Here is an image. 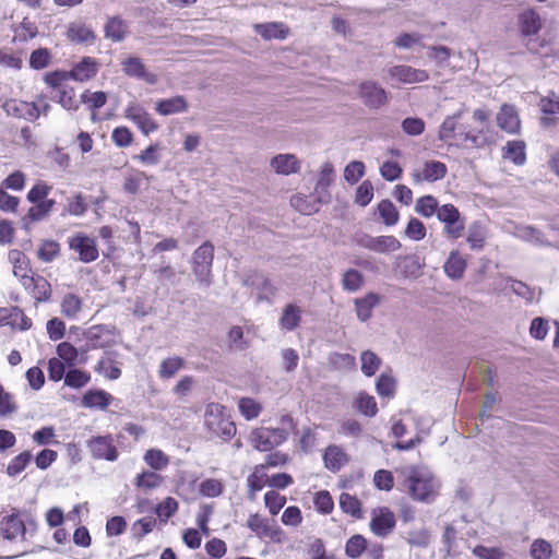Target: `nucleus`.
Listing matches in <instances>:
<instances>
[{"label":"nucleus","instance_id":"obj_34","mask_svg":"<svg viewBox=\"0 0 559 559\" xmlns=\"http://www.w3.org/2000/svg\"><path fill=\"white\" fill-rule=\"evenodd\" d=\"M338 503L344 513L350 514L356 519H361V502L355 496L342 492L338 498Z\"/></svg>","mask_w":559,"mask_h":559},{"label":"nucleus","instance_id":"obj_54","mask_svg":"<svg viewBox=\"0 0 559 559\" xmlns=\"http://www.w3.org/2000/svg\"><path fill=\"white\" fill-rule=\"evenodd\" d=\"M466 241L473 250L483 249L485 245V234L478 223H474L468 227Z\"/></svg>","mask_w":559,"mask_h":559},{"label":"nucleus","instance_id":"obj_46","mask_svg":"<svg viewBox=\"0 0 559 559\" xmlns=\"http://www.w3.org/2000/svg\"><path fill=\"white\" fill-rule=\"evenodd\" d=\"M56 204L55 200H46L45 202L33 203L27 211L28 219H33L36 223L47 218Z\"/></svg>","mask_w":559,"mask_h":559},{"label":"nucleus","instance_id":"obj_23","mask_svg":"<svg viewBox=\"0 0 559 559\" xmlns=\"http://www.w3.org/2000/svg\"><path fill=\"white\" fill-rule=\"evenodd\" d=\"M381 297L376 293H368L362 298L355 299L357 318L366 322L372 316V310L380 304Z\"/></svg>","mask_w":559,"mask_h":559},{"label":"nucleus","instance_id":"obj_48","mask_svg":"<svg viewBox=\"0 0 559 559\" xmlns=\"http://www.w3.org/2000/svg\"><path fill=\"white\" fill-rule=\"evenodd\" d=\"M364 276L356 269L347 270L342 278L343 289L349 293H355L362 286Z\"/></svg>","mask_w":559,"mask_h":559},{"label":"nucleus","instance_id":"obj_55","mask_svg":"<svg viewBox=\"0 0 559 559\" xmlns=\"http://www.w3.org/2000/svg\"><path fill=\"white\" fill-rule=\"evenodd\" d=\"M461 117V112L447 117L439 129V140L448 142L455 136L456 120Z\"/></svg>","mask_w":559,"mask_h":559},{"label":"nucleus","instance_id":"obj_41","mask_svg":"<svg viewBox=\"0 0 559 559\" xmlns=\"http://www.w3.org/2000/svg\"><path fill=\"white\" fill-rule=\"evenodd\" d=\"M360 361H361V372L366 377L374 376L381 365L380 357L371 350L362 352L360 355Z\"/></svg>","mask_w":559,"mask_h":559},{"label":"nucleus","instance_id":"obj_50","mask_svg":"<svg viewBox=\"0 0 559 559\" xmlns=\"http://www.w3.org/2000/svg\"><path fill=\"white\" fill-rule=\"evenodd\" d=\"M60 253V245L55 240H44L38 248L37 258L45 262H52Z\"/></svg>","mask_w":559,"mask_h":559},{"label":"nucleus","instance_id":"obj_53","mask_svg":"<svg viewBox=\"0 0 559 559\" xmlns=\"http://www.w3.org/2000/svg\"><path fill=\"white\" fill-rule=\"evenodd\" d=\"M107 95L105 92L98 91L91 93L90 91H85L80 96V102L87 105L88 109L94 111L103 107L106 104Z\"/></svg>","mask_w":559,"mask_h":559},{"label":"nucleus","instance_id":"obj_44","mask_svg":"<svg viewBox=\"0 0 559 559\" xmlns=\"http://www.w3.org/2000/svg\"><path fill=\"white\" fill-rule=\"evenodd\" d=\"M185 366L181 357H169L164 359L159 366L158 374L162 379L173 378Z\"/></svg>","mask_w":559,"mask_h":559},{"label":"nucleus","instance_id":"obj_27","mask_svg":"<svg viewBox=\"0 0 559 559\" xmlns=\"http://www.w3.org/2000/svg\"><path fill=\"white\" fill-rule=\"evenodd\" d=\"M498 126L508 133H515L520 129V120L512 106L503 105L497 115Z\"/></svg>","mask_w":559,"mask_h":559},{"label":"nucleus","instance_id":"obj_33","mask_svg":"<svg viewBox=\"0 0 559 559\" xmlns=\"http://www.w3.org/2000/svg\"><path fill=\"white\" fill-rule=\"evenodd\" d=\"M503 157L515 165H523L526 160L525 143L523 141H509L503 147Z\"/></svg>","mask_w":559,"mask_h":559},{"label":"nucleus","instance_id":"obj_40","mask_svg":"<svg viewBox=\"0 0 559 559\" xmlns=\"http://www.w3.org/2000/svg\"><path fill=\"white\" fill-rule=\"evenodd\" d=\"M105 36L112 41H121L126 36V25L123 21L117 16L109 19L105 25Z\"/></svg>","mask_w":559,"mask_h":559},{"label":"nucleus","instance_id":"obj_42","mask_svg":"<svg viewBox=\"0 0 559 559\" xmlns=\"http://www.w3.org/2000/svg\"><path fill=\"white\" fill-rule=\"evenodd\" d=\"M367 549V539L360 535H353L345 544V554L352 559H356Z\"/></svg>","mask_w":559,"mask_h":559},{"label":"nucleus","instance_id":"obj_61","mask_svg":"<svg viewBox=\"0 0 559 559\" xmlns=\"http://www.w3.org/2000/svg\"><path fill=\"white\" fill-rule=\"evenodd\" d=\"M313 502L317 511L322 514H330L334 509V501L328 490L317 492Z\"/></svg>","mask_w":559,"mask_h":559},{"label":"nucleus","instance_id":"obj_26","mask_svg":"<svg viewBox=\"0 0 559 559\" xmlns=\"http://www.w3.org/2000/svg\"><path fill=\"white\" fill-rule=\"evenodd\" d=\"M323 462L330 472L336 473L347 462V455L340 447L329 445L324 451Z\"/></svg>","mask_w":559,"mask_h":559},{"label":"nucleus","instance_id":"obj_63","mask_svg":"<svg viewBox=\"0 0 559 559\" xmlns=\"http://www.w3.org/2000/svg\"><path fill=\"white\" fill-rule=\"evenodd\" d=\"M373 198V186L369 180L362 181L356 189L355 203L367 206Z\"/></svg>","mask_w":559,"mask_h":559},{"label":"nucleus","instance_id":"obj_58","mask_svg":"<svg viewBox=\"0 0 559 559\" xmlns=\"http://www.w3.org/2000/svg\"><path fill=\"white\" fill-rule=\"evenodd\" d=\"M376 391L382 397H392L395 392L394 378L386 373H381L376 382Z\"/></svg>","mask_w":559,"mask_h":559},{"label":"nucleus","instance_id":"obj_3","mask_svg":"<svg viewBox=\"0 0 559 559\" xmlns=\"http://www.w3.org/2000/svg\"><path fill=\"white\" fill-rule=\"evenodd\" d=\"M225 411L223 405L210 403L205 408L204 425L213 435L229 440L236 433V426Z\"/></svg>","mask_w":559,"mask_h":559},{"label":"nucleus","instance_id":"obj_6","mask_svg":"<svg viewBox=\"0 0 559 559\" xmlns=\"http://www.w3.org/2000/svg\"><path fill=\"white\" fill-rule=\"evenodd\" d=\"M287 437L288 432L284 428L261 427L252 431L251 441L257 450L266 452L282 444Z\"/></svg>","mask_w":559,"mask_h":559},{"label":"nucleus","instance_id":"obj_22","mask_svg":"<svg viewBox=\"0 0 559 559\" xmlns=\"http://www.w3.org/2000/svg\"><path fill=\"white\" fill-rule=\"evenodd\" d=\"M290 204L298 212L304 215H311L320 210V206L328 204L326 202H320L319 197L316 193L310 195L297 194L290 199Z\"/></svg>","mask_w":559,"mask_h":559},{"label":"nucleus","instance_id":"obj_49","mask_svg":"<svg viewBox=\"0 0 559 559\" xmlns=\"http://www.w3.org/2000/svg\"><path fill=\"white\" fill-rule=\"evenodd\" d=\"M380 217L386 226H393L399 221V212L392 201L385 199L378 204Z\"/></svg>","mask_w":559,"mask_h":559},{"label":"nucleus","instance_id":"obj_51","mask_svg":"<svg viewBox=\"0 0 559 559\" xmlns=\"http://www.w3.org/2000/svg\"><path fill=\"white\" fill-rule=\"evenodd\" d=\"M163 481V477L154 471H144L135 478V486L142 489H155Z\"/></svg>","mask_w":559,"mask_h":559},{"label":"nucleus","instance_id":"obj_10","mask_svg":"<svg viewBox=\"0 0 559 559\" xmlns=\"http://www.w3.org/2000/svg\"><path fill=\"white\" fill-rule=\"evenodd\" d=\"M359 96L370 109H379L388 103V92L374 81L360 83Z\"/></svg>","mask_w":559,"mask_h":559},{"label":"nucleus","instance_id":"obj_15","mask_svg":"<svg viewBox=\"0 0 559 559\" xmlns=\"http://www.w3.org/2000/svg\"><path fill=\"white\" fill-rule=\"evenodd\" d=\"M0 534L4 539L10 542L16 540L19 537H25L26 527L17 512H13L2 519L0 523Z\"/></svg>","mask_w":559,"mask_h":559},{"label":"nucleus","instance_id":"obj_28","mask_svg":"<svg viewBox=\"0 0 559 559\" xmlns=\"http://www.w3.org/2000/svg\"><path fill=\"white\" fill-rule=\"evenodd\" d=\"M188 108L187 100L183 96H175L171 98L160 99L156 103V111L162 116H169L186 111Z\"/></svg>","mask_w":559,"mask_h":559},{"label":"nucleus","instance_id":"obj_5","mask_svg":"<svg viewBox=\"0 0 559 559\" xmlns=\"http://www.w3.org/2000/svg\"><path fill=\"white\" fill-rule=\"evenodd\" d=\"M436 216L444 224V234L448 238L457 239L462 236L465 221L456 206L450 203L440 205Z\"/></svg>","mask_w":559,"mask_h":559},{"label":"nucleus","instance_id":"obj_9","mask_svg":"<svg viewBox=\"0 0 559 559\" xmlns=\"http://www.w3.org/2000/svg\"><path fill=\"white\" fill-rule=\"evenodd\" d=\"M4 112L17 119H24L26 121H35L40 117L39 106L36 103H28L19 99H7L2 104Z\"/></svg>","mask_w":559,"mask_h":559},{"label":"nucleus","instance_id":"obj_56","mask_svg":"<svg viewBox=\"0 0 559 559\" xmlns=\"http://www.w3.org/2000/svg\"><path fill=\"white\" fill-rule=\"evenodd\" d=\"M238 407H239L241 415L247 420L257 418L262 411L261 405L259 403H257L253 399H250V397L240 399V401L238 403Z\"/></svg>","mask_w":559,"mask_h":559},{"label":"nucleus","instance_id":"obj_7","mask_svg":"<svg viewBox=\"0 0 559 559\" xmlns=\"http://www.w3.org/2000/svg\"><path fill=\"white\" fill-rule=\"evenodd\" d=\"M396 525V519L388 507H379L372 510L370 520V530L378 537L389 536Z\"/></svg>","mask_w":559,"mask_h":559},{"label":"nucleus","instance_id":"obj_39","mask_svg":"<svg viewBox=\"0 0 559 559\" xmlns=\"http://www.w3.org/2000/svg\"><path fill=\"white\" fill-rule=\"evenodd\" d=\"M143 460L154 471L164 469L169 464L168 456L159 449L147 450Z\"/></svg>","mask_w":559,"mask_h":559},{"label":"nucleus","instance_id":"obj_11","mask_svg":"<svg viewBox=\"0 0 559 559\" xmlns=\"http://www.w3.org/2000/svg\"><path fill=\"white\" fill-rule=\"evenodd\" d=\"M69 248L75 251L80 261L84 263H91L99 255L95 239L84 234H76L69 238Z\"/></svg>","mask_w":559,"mask_h":559},{"label":"nucleus","instance_id":"obj_47","mask_svg":"<svg viewBox=\"0 0 559 559\" xmlns=\"http://www.w3.org/2000/svg\"><path fill=\"white\" fill-rule=\"evenodd\" d=\"M109 332L105 326L95 325L88 329L86 333V346L87 349L103 348L106 347L108 341H103V334Z\"/></svg>","mask_w":559,"mask_h":559},{"label":"nucleus","instance_id":"obj_16","mask_svg":"<svg viewBox=\"0 0 559 559\" xmlns=\"http://www.w3.org/2000/svg\"><path fill=\"white\" fill-rule=\"evenodd\" d=\"M448 171L447 165L439 160H427L420 173L413 174L415 183L420 181L435 182L445 177Z\"/></svg>","mask_w":559,"mask_h":559},{"label":"nucleus","instance_id":"obj_43","mask_svg":"<svg viewBox=\"0 0 559 559\" xmlns=\"http://www.w3.org/2000/svg\"><path fill=\"white\" fill-rule=\"evenodd\" d=\"M57 354L59 359L63 361L68 367L76 366L79 358L78 349L69 342H62L57 345Z\"/></svg>","mask_w":559,"mask_h":559},{"label":"nucleus","instance_id":"obj_57","mask_svg":"<svg viewBox=\"0 0 559 559\" xmlns=\"http://www.w3.org/2000/svg\"><path fill=\"white\" fill-rule=\"evenodd\" d=\"M55 98L67 110L79 109V104L75 102V92L72 87H62L58 90Z\"/></svg>","mask_w":559,"mask_h":559},{"label":"nucleus","instance_id":"obj_24","mask_svg":"<svg viewBox=\"0 0 559 559\" xmlns=\"http://www.w3.org/2000/svg\"><path fill=\"white\" fill-rule=\"evenodd\" d=\"M444 273L451 280L457 281L463 277L466 270V261L457 250L450 252L444 265Z\"/></svg>","mask_w":559,"mask_h":559},{"label":"nucleus","instance_id":"obj_13","mask_svg":"<svg viewBox=\"0 0 559 559\" xmlns=\"http://www.w3.org/2000/svg\"><path fill=\"white\" fill-rule=\"evenodd\" d=\"M361 247L365 249L378 252V253H389L396 251L401 248V242L394 236H365L359 242Z\"/></svg>","mask_w":559,"mask_h":559},{"label":"nucleus","instance_id":"obj_52","mask_svg":"<svg viewBox=\"0 0 559 559\" xmlns=\"http://www.w3.org/2000/svg\"><path fill=\"white\" fill-rule=\"evenodd\" d=\"M495 403H496L495 393H491V392L486 393L485 397H484L483 409L479 413V424H478L484 429L489 427L490 420H495L498 425L502 424V420L500 418H491V416L487 414V412L489 409H491V407L493 406Z\"/></svg>","mask_w":559,"mask_h":559},{"label":"nucleus","instance_id":"obj_1","mask_svg":"<svg viewBox=\"0 0 559 559\" xmlns=\"http://www.w3.org/2000/svg\"><path fill=\"white\" fill-rule=\"evenodd\" d=\"M403 487L409 497L423 503H432L439 495L440 481L424 466H407L401 471Z\"/></svg>","mask_w":559,"mask_h":559},{"label":"nucleus","instance_id":"obj_17","mask_svg":"<svg viewBox=\"0 0 559 559\" xmlns=\"http://www.w3.org/2000/svg\"><path fill=\"white\" fill-rule=\"evenodd\" d=\"M334 179V166L331 162H325L320 169L319 178L317 180L314 192L316 195L319 197L320 202L329 203L331 200V194L329 192V187L333 182Z\"/></svg>","mask_w":559,"mask_h":559},{"label":"nucleus","instance_id":"obj_45","mask_svg":"<svg viewBox=\"0 0 559 559\" xmlns=\"http://www.w3.org/2000/svg\"><path fill=\"white\" fill-rule=\"evenodd\" d=\"M33 455L29 451H24L19 455L14 456L7 466V474L14 477L22 473L26 466L31 463Z\"/></svg>","mask_w":559,"mask_h":559},{"label":"nucleus","instance_id":"obj_4","mask_svg":"<svg viewBox=\"0 0 559 559\" xmlns=\"http://www.w3.org/2000/svg\"><path fill=\"white\" fill-rule=\"evenodd\" d=\"M213 260L214 246L210 241L203 242L192 254V272L201 287L207 288L212 284Z\"/></svg>","mask_w":559,"mask_h":559},{"label":"nucleus","instance_id":"obj_12","mask_svg":"<svg viewBox=\"0 0 559 559\" xmlns=\"http://www.w3.org/2000/svg\"><path fill=\"white\" fill-rule=\"evenodd\" d=\"M389 79L403 84L423 83L429 79L426 70L415 69L406 64H397L388 69Z\"/></svg>","mask_w":559,"mask_h":559},{"label":"nucleus","instance_id":"obj_8","mask_svg":"<svg viewBox=\"0 0 559 559\" xmlns=\"http://www.w3.org/2000/svg\"><path fill=\"white\" fill-rule=\"evenodd\" d=\"M86 445L95 460L115 462L118 459L119 453L110 435L92 437Z\"/></svg>","mask_w":559,"mask_h":559},{"label":"nucleus","instance_id":"obj_29","mask_svg":"<svg viewBox=\"0 0 559 559\" xmlns=\"http://www.w3.org/2000/svg\"><path fill=\"white\" fill-rule=\"evenodd\" d=\"M254 29L264 39H285L288 35V29L285 25L277 22L255 24Z\"/></svg>","mask_w":559,"mask_h":559},{"label":"nucleus","instance_id":"obj_60","mask_svg":"<svg viewBox=\"0 0 559 559\" xmlns=\"http://www.w3.org/2000/svg\"><path fill=\"white\" fill-rule=\"evenodd\" d=\"M365 175V164L359 160L348 163L344 169V179L350 183H357Z\"/></svg>","mask_w":559,"mask_h":559},{"label":"nucleus","instance_id":"obj_21","mask_svg":"<svg viewBox=\"0 0 559 559\" xmlns=\"http://www.w3.org/2000/svg\"><path fill=\"white\" fill-rule=\"evenodd\" d=\"M97 70V61L92 57H84L73 66L70 76L75 81L85 82L93 79Z\"/></svg>","mask_w":559,"mask_h":559},{"label":"nucleus","instance_id":"obj_36","mask_svg":"<svg viewBox=\"0 0 559 559\" xmlns=\"http://www.w3.org/2000/svg\"><path fill=\"white\" fill-rule=\"evenodd\" d=\"M439 206L438 200L433 195L427 194L417 199L415 211L419 215L429 218L437 214Z\"/></svg>","mask_w":559,"mask_h":559},{"label":"nucleus","instance_id":"obj_30","mask_svg":"<svg viewBox=\"0 0 559 559\" xmlns=\"http://www.w3.org/2000/svg\"><path fill=\"white\" fill-rule=\"evenodd\" d=\"M301 321V310L296 305H287L280 318V326L285 331H294Z\"/></svg>","mask_w":559,"mask_h":559},{"label":"nucleus","instance_id":"obj_64","mask_svg":"<svg viewBox=\"0 0 559 559\" xmlns=\"http://www.w3.org/2000/svg\"><path fill=\"white\" fill-rule=\"evenodd\" d=\"M530 554L532 559H549L552 554L551 545L545 539H536L531 545Z\"/></svg>","mask_w":559,"mask_h":559},{"label":"nucleus","instance_id":"obj_2","mask_svg":"<svg viewBox=\"0 0 559 559\" xmlns=\"http://www.w3.org/2000/svg\"><path fill=\"white\" fill-rule=\"evenodd\" d=\"M519 35L526 49L540 57L552 55V48L545 38L539 37L543 21L538 11L534 8H526L516 16Z\"/></svg>","mask_w":559,"mask_h":559},{"label":"nucleus","instance_id":"obj_25","mask_svg":"<svg viewBox=\"0 0 559 559\" xmlns=\"http://www.w3.org/2000/svg\"><path fill=\"white\" fill-rule=\"evenodd\" d=\"M112 396L102 389H91L82 397V406L86 408L105 409L111 402Z\"/></svg>","mask_w":559,"mask_h":559},{"label":"nucleus","instance_id":"obj_38","mask_svg":"<svg viewBox=\"0 0 559 559\" xmlns=\"http://www.w3.org/2000/svg\"><path fill=\"white\" fill-rule=\"evenodd\" d=\"M82 309V300L74 294H66L61 300V313L68 319H75Z\"/></svg>","mask_w":559,"mask_h":559},{"label":"nucleus","instance_id":"obj_37","mask_svg":"<svg viewBox=\"0 0 559 559\" xmlns=\"http://www.w3.org/2000/svg\"><path fill=\"white\" fill-rule=\"evenodd\" d=\"M91 381V374L87 371L69 367L66 374L64 384L71 389H81Z\"/></svg>","mask_w":559,"mask_h":559},{"label":"nucleus","instance_id":"obj_35","mask_svg":"<svg viewBox=\"0 0 559 559\" xmlns=\"http://www.w3.org/2000/svg\"><path fill=\"white\" fill-rule=\"evenodd\" d=\"M68 37L78 44H90L95 39L94 32L84 24H73L68 29Z\"/></svg>","mask_w":559,"mask_h":559},{"label":"nucleus","instance_id":"obj_31","mask_svg":"<svg viewBox=\"0 0 559 559\" xmlns=\"http://www.w3.org/2000/svg\"><path fill=\"white\" fill-rule=\"evenodd\" d=\"M424 263L416 255H406L399 262L401 275L405 278H417L421 275Z\"/></svg>","mask_w":559,"mask_h":559},{"label":"nucleus","instance_id":"obj_59","mask_svg":"<svg viewBox=\"0 0 559 559\" xmlns=\"http://www.w3.org/2000/svg\"><path fill=\"white\" fill-rule=\"evenodd\" d=\"M401 128L407 135L418 136L424 133L426 123L419 117H407L402 121Z\"/></svg>","mask_w":559,"mask_h":559},{"label":"nucleus","instance_id":"obj_62","mask_svg":"<svg viewBox=\"0 0 559 559\" xmlns=\"http://www.w3.org/2000/svg\"><path fill=\"white\" fill-rule=\"evenodd\" d=\"M51 55L47 48H38L31 53L29 66L35 70H41L48 67Z\"/></svg>","mask_w":559,"mask_h":559},{"label":"nucleus","instance_id":"obj_20","mask_svg":"<svg viewBox=\"0 0 559 559\" xmlns=\"http://www.w3.org/2000/svg\"><path fill=\"white\" fill-rule=\"evenodd\" d=\"M270 164L276 174L283 176H289L300 170V162L294 154H277Z\"/></svg>","mask_w":559,"mask_h":559},{"label":"nucleus","instance_id":"obj_14","mask_svg":"<svg viewBox=\"0 0 559 559\" xmlns=\"http://www.w3.org/2000/svg\"><path fill=\"white\" fill-rule=\"evenodd\" d=\"M8 259L13 266L14 275L21 278L25 288H29L34 283V277L28 275V258L21 250L13 249L9 251Z\"/></svg>","mask_w":559,"mask_h":559},{"label":"nucleus","instance_id":"obj_19","mask_svg":"<svg viewBox=\"0 0 559 559\" xmlns=\"http://www.w3.org/2000/svg\"><path fill=\"white\" fill-rule=\"evenodd\" d=\"M118 353L106 350L103 357L96 364L95 372L103 374L109 380H117L121 376V369L117 366Z\"/></svg>","mask_w":559,"mask_h":559},{"label":"nucleus","instance_id":"obj_18","mask_svg":"<svg viewBox=\"0 0 559 559\" xmlns=\"http://www.w3.org/2000/svg\"><path fill=\"white\" fill-rule=\"evenodd\" d=\"M121 66L122 71L130 78L143 80L148 84H155L157 81L155 74L146 71L140 58L128 57L121 62Z\"/></svg>","mask_w":559,"mask_h":559},{"label":"nucleus","instance_id":"obj_32","mask_svg":"<svg viewBox=\"0 0 559 559\" xmlns=\"http://www.w3.org/2000/svg\"><path fill=\"white\" fill-rule=\"evenodd\" d=\"M353 406L360 414L367 417H373L377 415L378 412L377 402L374 397L366 392H359L357 394V396L354 400Z\"/></svg>","mask_w":559,"mask_h":559}]
</instances>
